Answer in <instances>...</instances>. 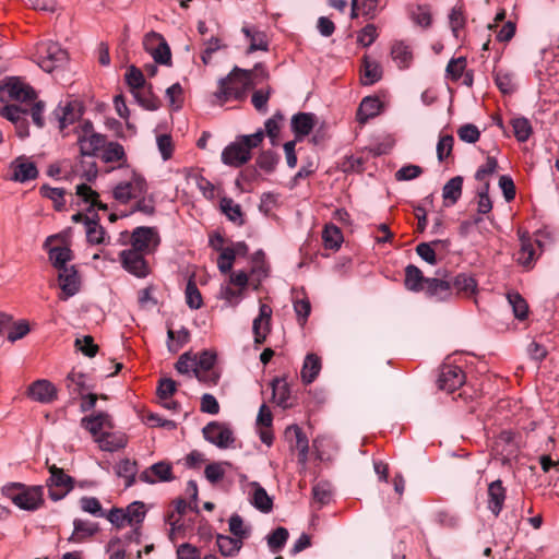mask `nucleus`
Listing matches in <instances>:
<instances>
[{"label": "nucleus", "mask_w": 559, "mask_h": 559, "mask_svg": "<svg viewBox=\"0 0 559 559\" xmlns=\"http://www.w3.org/2000/svg\"><path fill=\"white\" fill-rule=\"evenodd\" d=\"M252 86V71L234 67L227 76L218 81L214 96L219 105L230 100H243Z\"/></svg>", "instance_id": "1"}, {"label": "nucleus", "mask_w": 559, "mask_h": 559, "mask_svg": "<svg viewBox=\"0 0 559 559\" xmlns=\"http://www.w3.org/2000/svg\"><path fill=\"white\" fill-rule=\"evenodd\" d=\"M2 495L17 508L35 511L44 504L43 486H27L23 483H9L1 488Z\"/></svg>", "instance_id": "2"}, {"label": "nucleus", "mask_w": 559, "mask_h": 559, "mask_svg": "<svg viewBox=\"0 0 559 559\" xmlns=\"http://www.w3.org/2000/svg\"><path fill=\"white\" fill-rule=\"evenodd\" d=\"M38 66L46 72H52L68 61V52L58 43L43 41L37 45Z\"/></svg>", "instance_id": "3"}, {"label": "nucleus", "mask_w": 559, "mask_h": 559, "mask_svg": "<svg viewBox=\"0 0 559 559\" xmlns=\"http://www.w3.org/2000/svg\"><path fill=\"white\" fill-rule=\"evenodd\" d=\"M148 185L145 178L132 171L129 180L117 183L112 189V198L120 204H128L130 201L147 193Z\"/></svg>", "instance_id": "4"}, {"label": "nucleus", "mask_w": 559, "mask_h": 559, "mask_svg": "<svg viewBox=\"0 0 559 559\" xmlns=\"http://www.w3.org/2000/svg\"><path fill=\"white\" fill-rule=\"evenodd\" d=\"M520 249L515 254V261L525 270H531L543 251V243L534 239L528 231L519 230Z\"/></svg>", "instance_id": "5"}, {"label": "nucleus", "mask_w": 559, "mask_h": 559, "mask_svg": "<svg viewBox=\"0 0 559 559\" xmlns=\"http://www.w3.org/2000/svg\"><path fill=\"white\" fill-rule=\"evenodd\" d=\"M50 473L46 481L48 496L53 501L63 499L73 488L75 480L72 476L64 473L63 468L53 465L48 466Z\"/></svg>", "instance_id": "6"}, {"label": "nucleus", "mask_w": 559, "mask_h": 559, "mask_svg": "<svg viewBox=\"0 0 559 559\" xmlns=\"http://www.w3.org/2000/svg\"><path fill=\"white\" fill-rule=\"evenodd\" d=\"M5 96L19 102L34 100L37 97L35 90L19 76L5 78L0 83V100L3 102Z\"/></svg>", "instance_id": "7"}, {"label": "nucleus", "mask_w": 559, "mask_h": 559, "mask_svg": "<svg viewBox=\"0 0 559 559\" xmlns=\"http://www.w3.org/2000/svg\"><path fill=\"white\" fill-rule=\"evenodd\" d=\"M437 275L439 276L427 278L424 289L425 296L435 302L451 300L453 298L452 282L447 278L448 272L444 271V275L441 276V271H438Z\"/></svg>", "instance_id": "8"}, {"label": "nucleus", "mask_w": 559, "mask_h": 559, "mask_svg": "<svg viewBox=\"0 0 559 559\" xmlns=\"http://www.w3.org/2000/svg\"><path fill=\"white\" fill-rule=\"evenodd\" d=\"M466 381V376L460 366L453 364H442L438 376V388L448 393L460 389Z\"/></svg>", "instance_id": "9"}, {"label": "nucleus", "mask_w": 559, "mask_h": 559, "mask_svg": "<svg viewBox=\"0 0 559 559\" xmlns=\"http://www.w3.org/2000/svg\"><path fill=\"white\" fill-rule=\"evenodd\" d=\"M202 432L206 441L219 449H227L235 442L233 430L224 423L211 421L203 427Z\"/></svg>", "instance_id": "10"}, {"label": "nucleus", "mask_w": 559, "mask_h": 559, "mask_svg": "<svg viewBox=\"0 0 559 559\" xmlns=\"http://www.w3.org/2000/svg\"><path fill=\"white\" fill-rule=\"evenodd\" d=\"M144 254L133 249L122 250L119 254L122 267L135 277H146L151 270Z\"/></svg>", "instance_id": "11"}, {"label": "nucleus", "mask_w": 559, "mask_h": 559, "mask_svg": "<svg viewBox=\"0 0 559 559\" xmlns=\"http://www.w3.org/2000/svg\"><path fill=\"white\" fill-rule=\"evenodd\" d=\"M0 116L14 124L16 135L20 139H25L29 135L27 108H23L19 105H5L0 109Z\"/></svg>", "instance_id": "12"}, {"label": "nucleus", "mask_w": 559, "mask_h": 559, "mask_svg": "<svg viewBox=\"0 0 559 559\" xmlns=\"http://www.w3.org/2000/svg\"><path fill=\"white\" fill-rule=\"evenodd\" d=\"M130 243V249L150 253L152 251L151 243L154 248L157 247L159 238L154 227L140 226L131 233Z\"/></svg>", "instance_id": "13"}, {"label": "nucleus", "mask_w": 559, "mask_h": 559, "mask_svg": "<svg viewBox=\"0 0 559 559\" xmlns=\"http://www.w3.org/2000/svg\"><path fill=\"white\" fill-rule=\"evenodd\" d=\"M285 438L289 441L290 448L298 451V463L306 465L309 453V440L305 431L298 425L288 426L285 429Z\"/></svg>", "instance_id": "14"}, {"label": "nucleus", "mask_w": 559, "mask_h": 559, "mask_svg": "<svg viewBox=\"0 0 559 559\" xmlns=\"http://www.w3.org/2000/svg\"><path fill=\"white\" fill-rule=\"evenodd\" d=\"M251 159V152L237 139L227 145L222 152V162L225 165L238 168Z\"/></svg>", "instance_id": "15"}, {"label": "nucleus", "mask_w": 559, "mask_h": 559, "mask_svg": "<svg viewBox=\"0 0 559 559\" xmlns=\"http://www.w3.org/2000/svg\"><path fill=\"white\" fill-rule=\"evenodd\" d=\"M139 479L145 484H155L157 481H171L175 479L173 473V465L169 462L159 461L144 469L139 475Z\"/></svg>", "instance_id": "16"}, {"label": "nucleus", "mask_w": 559, "mask_h": 559, "mask_svg": "<svg viewBox=\"0 0 559 559\" xmlns=\"http://www.w3.org/2000/svg\"><path fill=\"white\" fill-rule=\"evenodd\" d=\"M27 395L41 404H50L57 400L58 390L56 385L46 379L34 381L27 389Z\"/></svg>", "instance_id": "17"}, {"label": "nucleus", "mask_w": 559, "mask_h": 559, "mask_svg": "<svg viewBox=\"0 0 559 559\" xmlns=\"http://www.w3.org/2000/svg\"><path fill=\"white\" fill-rule=\"evenodd\" d=\"M58 280L62 293L60 299L67 300L79 293L81 281L74 265L59 270Z\"/></svg>", "instance_id": "18"}, {"label": "nucleus", "mask_w": 559, "mask_h": 559, "mask_svg": "<svg viewBox=\"0 0 559 559\" xmlns=\"http://www.w3.org/2000/svg\"><path fill=\"white\" fill-rule=\"evenodd\" d=\"M12 175L10 180L16 182H26L34 180L38 176V169L33 162H28L24 156H19L10 164Z\"/></svg>", "instance_id": "19"}, {"label": "nucleus", "mask_w": 559, "mask_h": 559, "mask_svg": "<svg viewBox=\"0 0 559 559\" xmlns=\"http://www.w3.org/2000/svg\"><path fill=\"white\" fill-rule=\"evenodd\" d=\"M83 105L79 100L68 102L64 106H58L53 115L59 121L60 130H64L68 126L73 124L83 115Z\"/></svg>", "instance_id": "20"}, {"label": "nucleus", "mask_w": 559, "mask_h": 559, "mask_svg": "<svg viewBox=\"0 0 559 559\" xmlns=\"http://www.w3.org/2000/svg\"><path fill=\"white\" fill-rule=\"evenodd\" d=\"M272 308L266 304L259 307V316L253 320L252 331L254 334V343L261 345L265 342L270 333V323L272 318Z\"/></svg>", "instance_id": "21"}, {"label": "nucleus", "mask_w": 559, "mask_h": 559, "mask_svg": "<svg viewBox=\"0 0 559 559\" xmlns=\"http://www.w3.org/2000/svg\"><path fill=\"white\" fill-rule=\"evenodd\" d=\"M487 508L495 515L499 516L507 498V489L502 485V480L497 479L488 485L487 490Z\"/></svg>", "instance_id": "22"}, {"label": "nucleus", "mask_w": 559, "mask_h": 559, "mask_svg": "<svg viewBox=\"0 0 559 559\" xmlns=\"http://www.w3.org/2000/svg\"><path fill=\"white\" fill-rule=\"evenodd\" d=\"M316 126V116L312 112H298L292 117L290 128L296 141L309 135Z\"/></svg>", "instance_id": "23"}, {"label": "nucleus", "mask_w": 559, "mask_h": 559, "mask_svg": "<svg viewBox=\"0 0 559 559\" xmlns=\"http://www.w3.org/2000/svg\"><path fill=\"white\" fill-rule=\"evenodd\" d=\"M81 426L87 430L95 439L99 437L103 428H112L111 417L106 412H98L96 414L85 416L81 419Z\"/></svg>", "instance_id": "24"}, {"label": "nucleus", "mask_w": 559, "mask_h": 559, "mask_svg": "<svg viewBox=\"0 0 559 559\" xmlns=\"http://www.w3.org/2000/svg\"><path fill=\"white\" fill-rule=\"evenodd\" d=\"M106 135L102 133L90 134L86 138H78V145L81 156L94 157L103 151L106 144Z\"/></svg>", "instance_id": "25"}, {"label": "nucleus", "mask_w": 559, "mask_h": 559, "mask_svg": "<svg viewBox=\"0 0 559 559\" xmlns=\"http://www.w3.org/2000/svg\"><path fill=\"white\" fill-rule=\"evenodd\" d=\"M452 293L463 297H472L478 290V283L473 275L459 273L451 280Z\"/></svg>", "instance_id": "26"}, {"label": "nucleus", "mask_w": 559, "mask_h": 559, "mask_svg": "<svg viewBox=\"0 0 559 559\" xmlns=\"http://www.w3.org/2000/svg\"><path fill=\"white\" fill-rule=\"evenodd\" d=\"M241 32L245 34L246 38L249 40V47L246 51L247 55H250L257 50L267 51L269 50V40L265 32L258 29L257 27L243 26Z\"/></svg>", "instance_id": "27"}, {"label": "nucleus", "mask_w": 559, "mask_h": 559, "mask_svg": "<svg viewBox=\"0 0 559 559\" xmlns=\"http://www.w3.org/2000/svg\"><path fill=\"white\" fill-rule=\"evenodd\" d=\"M382 107V103L377 96H367L365 97L356 112L357 121L362 126L369 119L379 115Z\"/></svg>", "instance_id": "28"}, {"label": "nucleus", "mask_w": 559, "mask_h": 559, "mask_svg": "<svg viewBox=\"0 0 559 559\" xmlns=\"http://www.w3.org/2000/svg\"><path fill=\"white\" fill-rule=\"evenodd\" d=\"M361 82L364 85H372L382 79V68L377 60L364 56L361 60Z\"/></svg>", "instance_id": "29"}, {"label": "nucleus", "mask_w": 559, "mask_h": 559, "mask_svg": "<svg viewBox=\"0 0 559 559\" xmlns=\"http://www.w3.org/2000/svg\"><path fill=\"white\" fill-rule=\"evenodd\" d=\"M404 286L407 290L413 293L424 292L426 281L428 277L424 276L423 271L414 265L408 264L405 270Z\"/></svg>", "instance_id": "30"}, {"label": "nucleus", "mask_w": 559, "mask_h": 559, "mask_svg": "<svg viewBox=\"0 0 559 559\" xmlns=\"http://www.w3.org/2000/svg\"><path fill=\"white\" fill-rule=\"evenodd\" d=\"M463 181L464 180L462 176H455L447 181V183L443 186L442 198L444 206H453L461 199Z\"/></svg>", "instance_id": "31"}, {"label": "nucleus", "mask_w": 559, "mask_h": 559, "mask_svg": "<svg viewBox=\"0 0 559 559\" xmlns=\"http://www.w3.org/2000/svg\"><path fill=\"white\" fill-rule=\"evenodd\" d=\"M321 368H322L321 358L317 354H313V353L307 354L305 357L304 364H302L301 371H300L301 381L305 384L312 383L316 380V378L318 377V374L320 373Z\"/></svg>", "instance_id": "32"}, {"label": "nucleus", "mask_w": 559, "mask_h": 559, "mask_svg": "<svg viewBox=\"0 0 559 559\" xmlns=\"http://www.w3.org/2000/svg\"><path fill=\"white\" fill-rule=\"evenodd\" d=\"M216 545L219 554L229 558L236 557L243 547V543L239 538L224 534L216 535Z\"/></svg>", "instance_id": "33"}, {"label": "nucleus", "mask_w": 559, "mask_h": 559, "mask_svg": "<svg viewBox=\"0 0 559 559\" xmlns=\"http://www.w3.org/2000/svg\"><path fill=\"white\" fill-rule=\"evenodd\" d=\"M98 532V525L90 521L75 519L73 521V533L69 537L71 543H82L86 538L94 536Z\"/></svg>", "instance_id": "34"}, {"label": "nucleus", "mask_w": 559, "mask_h": 559, "mask_svg": "<svg viewBox=\"0 0 559 559\" xmlns=\"http://www.w3.org/2000/svg\"><path fill=\"white\" fill-rule=\"evenodd\" d=\"M221 211L226 217L236 224L242 226L245 224L243 212L240 204L236 203L231 198L224 197L219 202Z\"/></svg>", "instance_id": "35"}, {"label": "nucleus", "mask_w": 559, "mask_h": 559, "mask_svg": "<svg viewBox=\"0 0 559 559\" xmlns=\"http://www.w3.org/2000/svg\"><path fill=\"white\" fill-rule=\"evenodd\" d=\"M391 56L400 69L408 68L413 61L412 49L404 41H396L392 45Z\"/></svg>", "instance_id": "36"}, {"label": "nucleus", "mask_w": 559, "mask_h": 559, "mask_svg": "<svg viewBox=\"0 0 559 559\" xmlns=\"http://www.w3.org/2000/svg\"><path fill=\"white\" fill-rule=\"evenodd\" d=\"M271 386L273 399L277 403V405L282 406L283 408L292 406L290 404H288V400L290 397V389L288 383L284 379H273L271 382Z\"/></svg>", "instance_id": "37"}, {"label": "nucleus", "mask_w": 559, "mask_h": 559, "mask_svg": "<svg viewBox=\"0 0 559 559\" xmlns=\"http://www.w3.org/2000/svg\"><path fill=\"white\" fill-rule=\"evenodd\" d=\"M49 261L58 271L68 267V262L73 259V252L69 247H52L48 251Z\"/></svg>", "instance_id": "38"}, {"label": "nucleus", "mask_w": 559, "mask_h": 559, "mask_svg": "<svg viewBox=\"0 0 559 559\" xmlns=\"http://www.w3.org/2000/svg\"><path fill=\"white\" fill-rule=\"evenodd\" d=\"M96 442H98L100 450L108 452L118 451L127 444L124 436H116L110 432H103L96 438Z\"/></svg>", "instance_id": "39"}, {"label": "nucleus", "mask_w": 559, "mask_h": 559, "mask_svg": "<svg viewBox=\"0 0 559 559\" xmlns=\"http://www.w3.org/2000/svg\"><path fill=\"white\" fill-rule=\"evenodd\" d=\"M322 240L326 249L337 250L343 242L342 230L334 224H326L322 231Z\"/></svg>", "instance_id": "40"}, {"label": "nucleus", "mask_w": 559, "mask_h": 559, "mask_svg": "<svg viewBox=\"0 0 559 559\" xmlns=\"http://www.w3.org/2000/svg\"><path fill=\"white\" fill-rule=\"evenodd\" d=\"M228 528L231 536L239 538L242 543L251 535V527L245 525L243 519L238 513H233L228 519Z\"/></svg>", "instance_id": "41"}, {"label": "nucleus", "mask_w": 559, "mask_h": 559, "mask_svg": "<svg viewBox=\"0 0 559 559\" xmlns=\"http://www.w3.org/2000/svg\"><path fill=\"white\" fill-rule=\"evenodd\" d=\"M86 240L91 245H100L105 242L106 230L99 224V217L97 214L93 216V219L85 226Z\"/></svg>", "instance_id": "42"}, {"label": "nucleus", "mask_w": 559, "mask_h": 559, "mask_svg": "<svg viewBox=\"0 0 559 559\" xmlns=\"http://www.w3.org/2000/svg\"><path fill=\"white\" fill-rule=\"evenodd\" d=\"M493 80L498 90L504 95H511L516 87L513 82V74L504 70H493Z\"/></svg>", "instance_id": "43"}, {"label": "nucleus", "mask_w": 559, "mask_h": 559, "mask_svg": "<svg viewBox=\"0 0 559 559\" xmlns=\"http://www.w3.org/2000/svg\"><path fill=\"white\" fill-rule=\"evenodd\" d=\"M41 197L52 201L56 211H62L66 205L64 194L66 190L62 188H53L48 185H43L39 188Z\"/></svg>", "instance_id": "44"}, {"label": "nucleus", "mask_w": 559, "mask_h": 559, "mask_svg": "<svg viewBox=\"0 0 559 559\" xmlns=\"http://www.w3.org/2000/svg\"><path fill=\"white\" fill-rule=\"evenodd\" d=\"M66 385L70 395H82L86 389V376L83 372L72 370L66 378Z\"/></svg>", "instance_id": "45"}, {"label": "nucleus", "mask_w": 559, "mask_h": 559, "mask_svg": "<svg viewBox=\"0 0 559 559\" xmlns=\"http://www.w3.org/2000/svg\"><path fill=\"white\" fill-rule=\"evenodd\" d=\"M124 510L128 525L141 524L146 515L145 504L142 501H133Z\"/></svg>", "instance_id": "46"}, {"label": "nucleus", "mask_w": 559, "mask_h": 559, "mask_svg": "<svg viewBox=\"0 0 559 559\" xmlns=\"http://www.w3.org/2000/svg\"><path fill=\"white\" fill-rule=\"evenodd\" d=\"M289 533L287 528L278 526L273 530L267 536L266 542L272 552H278L286 544Z\"/></svg>", "instance_id": "47"}, {"label": "nucleus", "mask_w": 559, "mask_h": 559, "mask_svg": "<svg viewBox=\"0 0 559 559\" xmlns=\"http://www.w3.org/2000/svg\"><path fill=\"white\" fill-rule=\"evenodd\" d=\"M511 126L515 139L519 142H526L533 133V128L528 119L516 117L511 120Z\"/></svg>", "instance_id": "48"}, {"label": "nucleus", "mask_w": 559, "mask_h": 559, "mask_svg": "<svg viewBox=\"0 0 559 559\" xmlns=\"http://www.w3.org/2000/svg\"><path fill=\"white\" fill-rule=\"evenodd\" d=\"M507 298L512 307L514 317L519 320H525L528 316V305L526 300L518 292L508 293Z\"/></svg>", "instance_id": "49"}, {"label": "nucleus", "mask_w": 559, "mask_h": 559, "mask_svg": "<svg viewBox=\"0 0 559 559\" xmlns=\"http://www.w3.org/2000/svg\"><path fill=\"white\" fill-rule=\"evenodd\" d=\"M102 159L105 163L126 160V152L119 142H109L103 147Z\"/></svg>", "instance_id": "50"}, {"label": "nucleus", "mask_w": 559, "mask_h": 559, "mask_svg": "<svg viewBox=\"0 0 559 559\" xmlns=\"http://www.w3.org/2000/svg\"><path fill=\"white\" fill-rule=\"evenodd\" d=\"M278 160L280 156L275 152L266 150L259 154L255 159V164L261 170L265 171L266 174H271L275 170Z\"/></svg>", "instance_id": "51"}, {"label": "nucleus", "mask_w": 559, "mask_h": 559, "mask_svg": "<svg viewBox=\"0 0 559 559\" xmlns=\"http://www.w3.org/2000/svg\"><path fill=\"white\" fill-rule=\"evenodd\" d=\"M186 302L191 309H200L203 306V298L195 281L191 277L186 285Z\"/></svg>", "instance_id": "52"}, {"label": "nucleus", "mask_w": 559, "mask_h": 559, "mask_svg": "<svg viewBox=\"0 0 559 559\" xmlns=\"http://www.w3.org/2000/svg\"><path fill=\"white\" fill-rule=\"evenodd\" d=\"M284 121V115L277 110L271 118H269L265 123V133L270 140L272 145H276L277 138L281 131V124Z\"/></svg>", "instance_id": "53"}, {"label": "nucleus", "mask_w": 559, "mask_h": 559, "mask_svg": "<svg viewBox=\"0 0 559 559\" xmlns=\"http://www.w3.org/2000/svg\"><path fill=\"white\" fill-rule=\"evenodd\" d=\"M293 306L298 323L304 326L311 313V304L309 298L307 296H304L302 298L296 297L293 301Z\"/></svg>", "instance_id": "54"}, {"label": "nucleus", "mask_w": 559, "mask_h": 559, "mask_svg": "<svg viewBox=\"0 0 559 559\" xmlns=\"http://www.w3.org/2000/svg\"><path fill=\"white\" fill-rule=\"evenodd\" d=\"M124 79L132 93L140 91L145 84L142 71L133 64L128 68Z\"/></svg>", "instance_id": "55"}, {"label": "nucleus", "mask_w": 559, "mask_h": 559, "mask_svg": "<svg viewBox=\"0 0 559 559\" xmlns=\"http://www.w3.org/2000/svg\"><path fill=\"white\" fill-rule=\"evenodd\" d=\"M252 504L262 512H270L272 510V499L269 497L266 490L260 485H257L253 491Z\"/></svg>", "instance_id": "56"}, {"label": "nucleus", "mask_w": 559, "mask_h": 559, "mask_svg": "<svg viewBox=\"0 0 559 559\" xmlns=\"http://www.w3.org/2000/svg\"><path fill=\"white\" fill-rule=\"evenodd\" d=\"M138 104L146 110H157L160 107V99L152 92L144 93L141 90L133 93Z\"/></svg>", "instance_id": "57"}, {"label": "nucleus", "mask_w": 559, "mask_h": 559, "mask_svg": "<svg viewBox=\"0 0 559 559\" xmlns=\"http://www.w3.org/2000/svg\"><path fill=\"white\" fill-rule=\"evenodd\" d=\"M489 181H485L483 188L477 192V213L479 215L489 214L492 210V201L489 197Z\"/></svg>", "instance_id": "58"}, {"label": "nucleus", "mask_w": 559, "mask_h": 559, "mask_svg": "<svg viewBox=\"0 0 559 559\" xmlns=\"http://www.w3.org/2000/svg\"><path fill=\"white\" fill-rule=\"evenodd\" d=\"M134 205L132 206L130 214L141 212L145 215H153L155 213V201L153 195L146 197V194L136 198Z\"/></svg>", "instance_id": "59"}, {"label": "nucleus", "mask_w": 559, "mask_h": 559, "mask_svg": "<svg viewBox=\"0 0 559 559\" xmlns=\"http://www.w3.org/2000/svg\"><path fill=\"white\" fill-rule=\"evenodd\" d=\"M466 68V59L464 57L452 58L445 69L447 76L452 81H459Z\"/></svg>", "instance_id": "60"}, {"label": "nucleus", "mask_w": 559, "mask_h": 559, "mask_svg": "<svg viewBox=\"0 0 559 559\" xmlns=\"http://www.w3.org/2000/svg\"><path fill=\"white\" fill-rule=\"evenodd\" d=\"M272 88L269 86L266 90H257L251 96L253 107L262 114L267 111V102L270 99Z\"/></svg>", "instance_id": "61"}, {"label": "nucleus", "mask_w": 559, "mask_h": 559, "mask_svg": "<svg viewBox=\"0 0 559 559\" xmlns=\"http://www.w3.org/2000/svg\"><path fill=\"white\" fill-rule=\"evenodd\" d=\"M412 20L416 25L423 28H429L432 24L430 9L427 5H418L416 11L412 13Z\"/></svg>", "instance_id": "62"}, {"label": "nucleus", "mask_w": 559, "mask_h": 559, "mask_svg": "<svg viewBox=\"0 0 559 559\" xmlns=\"http://www.w3.org/2000/svg\"><path fill=\"white\" fill-rule=\"evenodd\" d=\"M450 27L455 37L459 36V31L464 28L466 20L462 7H454L449 14Z\"/></svg>", "instance_id": "63"}, {"label": "nucleus", "mask_w": 559, "mask_h": 559, "mask_svg": "<svg viewBox=\"0 0 559 559\" xmlns=\"http://www.w3.org/2000/svg\"><path fill=\"white\" fill-rule=\"evenodd\" d=\"M457 136L466 143H476L480 138L478 128L473 123H465L457 130Z\"/></svg>", "instance_id": "64"}]
</instances>
